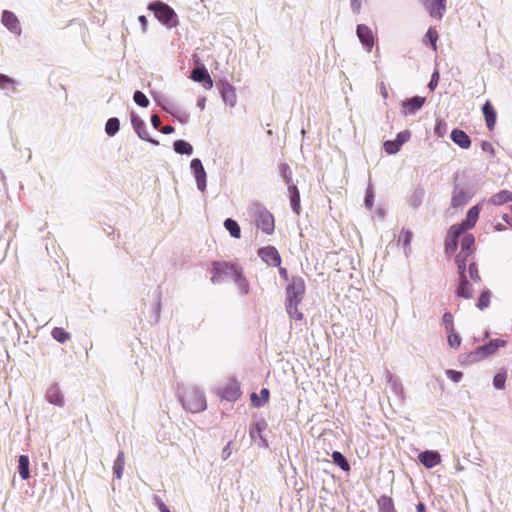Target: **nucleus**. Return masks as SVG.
I'll use <instances>...</instances> for the list:
<instances>
[{"instance_id": "nucleus-48", "label": "nucleus", "mask_w": 512, "mask_h": 512, "mask_svg": "<svg viewBox=\"0 0 512 512\" xmlns=\"http://www.w3.org/2000/svg\"><path fill=\"white\" fill-rule=\"evenodd\" d=\"M450 334L448 336V344L452 348H458L461 344V338L458 334H455L453 331H449Z\"/></svg>"}, {"instance_id": "nucleus-50", "label": "nucleus", "mask_w": 512, "mask_h": 512, "mask_svg": "<svg viewBox=\"0 0 512 512\" xmlns=\"http://www.w3.org/2000/svg\"><path fill=\"white\" fill-rule=\"evenodd\" d=\"M468 273H469V277L474 282H479L480 281V276L478 274V270H477V267H476L475 263H473V262L469 263Z\"/></svg>"}, {"instance_id": "nucleus-5", "label": "nucleus", "mask_w": 512, "mask_h": 512, "mask_svg": "<svg viewBox=\"0 0 512 512\" xmlns=\"http://www.w3.org/2000/svg\"><path fill=\"white\" fill-rule=\"evenodd\" d=\"M153 11L155 17L165 26L172 28L178 25V18L175 11L165 3L154 2L148 6Z\"/></svg>"}, {"instance_id": "nucleus-60", "label": "nucleus", "mask_w": 512, "mask_h": 512, "mask_svg": "<svg viewBox=\"0 0 512 512\" xmlns=\"http://www.w3.org/2000/svg\"><path fill=\"white\" fill-rule=\"evenodd\" d=\"M438 79H439V74H438V72L433 73V75H432V77H431V80H430V82H429V85H428V86H429V88H430L431 90H434V89H435V87L437 86V84H438Z\"/></svg>"}, {"instance_id": "nucleus-23", "label": "nucleus", "mask_w": 512, "mask_h": 512, "mask_svg": "<svg viewBox=\"0 0 512 512\" xmlns=\"http://www.w3.org/2000/svg\"><path fill=\"white\" fill-rule=\"evenodd\" d=\"M470 198L471 196L467 191L455 188L451 200L452 206L455 208L463 206L469 201Z\"/></svg>"}, {"instance_id": "nucleus-52", "label": "nucleus", "mask_w": 512, "mask_h": 512, "mask_svg": "<svg viewBox=\"0 0 512 512\" xmlns=\"http://www.w3.org/2000/svg\"><path fill=\"white\" fill-rule=\"evenodd\" d=\"M443 323L448 331H453V316L451 313H445L443 315Z\"/></svg>"}, {"instance_id": "nucleus-13", "label": "nucleus", "mask_w": 512, "mask_h": 512, "mask_svg": "<svg viewBox=\"0 0 512 512\" xmlns=\"http://www.w3.org/2000/svg\"><path fill=\"white\" fill-rule=\"evenodd\" d=\"M45 399L50 404L58 407H63L65 404L64 395L58 384H53L47 389Z\"/></svg>"}, {"instance_id": "nucleus-29", "label": "nucleus", "mask_w": 512, "mask_h": 512, "mask_svg": "<svg viewBox=\"0 0 512 512\" xmlns=\"http://www.w3.org/2000/svg\"><path fill=\"white\" fill-rule=\"evenodd\" d=\"M231 271H232L231 273L234 275L233 282H235L238 285L239 290L243 294H248L249 284H248V281L246 280V278L243 276L242 271H233V270H231Z\"/></svg>"}, {"instance_id": "nucleus-8", "label": "nucleus", "mask_w": 512, "mask_h": 512, "mask_svg": "<svg viewBox=\"0 0 512 512\" xmlns=\"http://www.w3.org/2000/svg\"><path fill=\"white\" fill-rule=\"evenodd\" d=\"M259 257L268 265L277 267L281 264V257L278 250L273 246H266L259 250Z\"/></svg>"}, {"instance_id": "nucleus-63", "label": "nucleus", "mask_w": 512, "mask_h": 512, "mask_svg": "<svg viewBox=\"0 0 512 512\" xmlns=\"http://www.w3.org/2000/svg\"><path fill=\"white\" fill-rule=\"evenodd\" d=\"M380 92H381V95L384 99H387L388 97V92H387V89H386V86L384 85V83H381L380 84Z\"/></svg>"}, {"instance_id": "nucleus-6", "label": "nucleus", "mask_w": 512, "mask_h": 512, "mask_svg": "<svg viewBox=\"0 0 512 512\" xmlns=\"http://www.w3.org/2000/svg\"><path fill=\"white\" fill-rule=\"evenodd\" d=\"M231 270L240 271L236 266L232 264H228L226 262H215L213 264V274L211 277L212 282L220 283L225 278H229L233 281L234 275L231 273Z\"/></svg>"}, {"instance_id": "nucleus-31", "label": "nucleus", "mask_w": 512, "mask_h": 512, "mask_svg": "<svg viewBox=\"0 0 512 512\" xmlns=\"http://www.w3.org/2000/svg\"><path fill=\"white\" fill-rule=\"evenodd\" d=\"M377 504L379 512H395L392 499L386 495L380 496Z\"/></svg>"}, {"instance_id": "nucleus-49", "label": "nucleus", "mask_w": 512, "mask_h": 512, "mask_svg": "<svg viewBox=\"0 0 512 512\" xmlns=\"http://www.w3.org/2000/svg\"><path fill=\"white\" fill-rule=\"evenodd\" d=\"M446 375L447 377L455 382V383H458L461 381L462 377H463V374L462 372L460 371H456V370H452V369H449V370H446Z\"/></svg>"}, {"instance_id": "nucleus-59", "label": "nucleus", "mask_w": 512, "mask_h": 512, "mask_svg": "<svg viewBox=\"0 0 512 512\" xmlns=\"http://www.w3.org/2000/svg\"><path fill=\"white\" fill-rule=\"evenodd\" d=\"M250 435H251V438H253V439L255 437H259V438L262 437V428H261L260 424H257L255 426V428L251 430Z\"/></svg>"}, {"instance_id": "nucleus-17", "label": "nucleus", "mask_w": 512, "mask_h": 512, "mask_svg": "<svg viewBox=\"0 0 512 512\" xmlns=\"http://www.w3.org/2000/svg\"><path fill=\"white\" fill-rule=\"evenodd\" d=\"M3 25L12 33L19 35L21 33L18 18L10 11H4L1 19Z\"/></svg>"}, {"instance_id": "nucleus-51", "label": "nucleus", "mask_w": 512, "mask_h": 512, "mask_svg": "<svg viewBox=\"0 0 512 512\" xmlns=\"http://www.w3.org/2000/svg\"><path fill=\"white\" fill-rule=\"evenodd\" d=\"M434 133L438 137H443L446 134V124L443 121H437L434 128Z\"/></svg>"}, {"instance_id": "nucleus-25", "label": "nucleus", "mask_w": 512, "mask_h": 512, "mask_svg": "<svg viewBox=\"0 0 512 512\" xmlns=\"http://www.w3.org/2000/svg\"><path fill=\"white\" fill-rule=\"evenodd\" d=\"M510 201H512V192H510L508 190H502V191L494 194L489 199V202L496 206L503 205Z\"/></svg>"}, {"instance_id": "nucleus-7", "label": "nucleus", "mask_w": 512, "mask_h": 512, "mask_svg": "<svg viewBox=\"0 0 512 512\" xmlns=\"http://www.w3.org/2000/svg\"><path fill=\"white\" fill-rule=\"evenodd\" d=\"M190 169L194 174L197 188L203 193L206 190V171L200 159L194 158L190 163Z\"/></svg>"}, {"instance_id": "nucleus-3", "label": "nucleus", "mask_w": 512, "mask_h": 512, "mask_svg": "<svg viewBox=\"0 0 512 512\" xmlns=\"http://www.w3.org/2000/svg\"><path fill=\"white\" fill-rule=\"evenodd\" d=\"M248 214L264 234H273L275 230L274 216L264 205L258 202L251 203L248 207Z\"/></svg>"}, {"instance_id": "nucleus-21", "label": "nucleus", "mask_w": 512, "mask_h": 512, "mask_svg": "<svg viewBox=\"0 0 512 512\" xmlns=\"http://www.w3.org/2000/svg\"><path fill=\"white\" fill-rule=\"evenodd\" d=\"M482 111H483V114L485 117L487 128L489 130H492L496 124L497 113L489 100H487L484 103V105L482 107Z\"/></svg>"}, {"instance_id": "nucleus-18", "label": "nucleus", "mask_w": 512, "mask_h": 512, "mask_svg": "<svg viewBox=\"0 0 512 512\" xmlns=\"http://www.w3.org/2000/svg\"><path fill=\"white\" fill-rule=\"evenodd\" d=\"M460 276V282L456 289V296L462 297L465 299H469L473 296V289L472 285L468 281V277L466 273L459 274Z\"/></svg>"}, {"instance_id": "nucleus-55", "label": "nucleus", "mask_w": 512, "mask_h": 512, "mask_svg": "<svg viewBox=\"0 0 512 512\" xmlns=\"http://www.w3.org/2000/svg\"><path fill=\"white\" fill-rule=\"evenodd\" d=\"M481 148L484 152L489 153L490 155H494V147L489 141H482Z\"/></svg>"}, {"instance_id": "nucleus-41", "label": "nucleus", "mask_w": 512, "mask_h": 512, "mask_svg": "<svg viewBox=\"0 0 512 512\" xmlns=\"http://www.w3.org/2000/svg\"><path fill=\"white\" fill-rule=\"evenodd\" d=\"M490 305V292L488 290L482 291L478 298L477 307L480 310L487 308Z\"/></svg>"}, {"instance_id": "nucleus-64", "label": "nucleus", "mask_w": 512, "mask_h": 512, "mask_svg": "<svg viewBox=\"0 0 512 512\" xmlns=\"http://www.w3.org/2000/svg\"><path fill=\"white\" fill-rule=\"evenodd\" d=\"M205 104H206V98L205 97H202L200 99H198L197 101V106L203 110L205 108Z\"/></svg>"}, {"instance_id": "nucleus-9", "label": "nucleus", "mask_w": 512, "mask_h": 512, "mask_svg": "<svg viewBox=\"0 0 512 512\" xmlns=\"http://www.w3.org/2000/svg\"><path fill=\"white\" fill-rule=\"evenodd\" d=\"M356 34L366 50L370 52L375 43V37L371 28L365 24H359L356 29Z\"/></svg>"}, {"instance_id": "nucleus-16", "label": "nucleus", "mask_w": 512, "mask_h": 512, "mask_svg": "<svg viewBox=\"0 0 512 512\" xmlns=\"http://www.w3.org/2000/svg\"><path fill=\"white\" fill-rule=\"evenodd\" d=\"M191 79L195 82L203 83L204 88L211 89L213 81L204 67H197L191 72Z\"/></svg>"}, {"instance_id": "nucleus-19", "label": "nucleus", "mask_w": 512, "mask_h": 512, "mask_svg": "<svg viewBox=\"0 0 512 512\" xmlns=\"http://www.w3.org/2000/svg\"><path fill=\"white\" fill-rule=\"evenodd\" d=\"M418 458H419V461L426 468H429V469L437 466L441 462V456L436 451H424L419 454Z\"/></svg>"}, {"instance_id": "nucleus-33", "label": "nucleus", "mask_w": 512, "mask_h": 512, "mask_svg": "<svg viewBox=\"0 0 512 512\" xmlns=\"http://www.w3.org/2000/svg\"><path fill=\"white\" fill-rule=\"evenodd\" d=\"M224 227L229 231L233 238L239 239L241 237V229L238 223L233 219H226L224 221Z\"/></svg>"}, {"instance_id": "nucleus-54", "label": "nucleus", "mask_w": 512, "mask_h": 512, "mask_svg": "<svg viewBox=\"0 0 512 512\" xmlns=\"http://www.w3.org/2000/svg\"><path fill=\"white\" fill-rule=\"evenodd\" d=\"M350 5L353 13L359 14L362 7V0H350Z\"/></svg>"}, {"instance_id": "nucleus-22", "label": "nucleus", "mask_w": 512, "mask_h": 512, "mask_svg": "<svg viewBox=\"0 0 512 512\" xmlns=\"http://www.w3.org/2000/svg\"><path fill=\"white\" fill-rule=\"evenodd\" d=\"M387 381L392 390V392L400 399L404 398V388L400 381V379L390 372H387Z\"/></svg>"}, {"instance_id": "nucleus-30", "label": "nucleus", "mask_w": 512, "mask_h": 512, "mask_svg": "<svg viewBox=\"0 0 512 512\" xmlns=\"http://www.w3.org/2000/svg\"><path fill=\"white\" fill-rule=\"evenodd\" d=\"M125 466L124 452L120 451L114 461L113 472L117 479H121Z\"/></svg>"}, {"instance_id": "nucleus-26", "label": "nucleus", "mask_w": 512, "mask_h": 512, "mask_svg": "<svg viewBox=\"0 0 512 512\" xmlns=\"http://www.w3.org/2000/svg\"><path fill=\"white\" fill-rule=\"evenodd\" d=\"M223 101L231 107H234L237 102V96L235 88L231 85H226L222 90Z\"/></svg>"}, {"instance_id": "nucleus-43", "label": "nucleus", "mask_w": 512, "mask_h": 512, "mask_svg": "<svg viewBox=\"0 0 512 512\" xmlns=\"http://www.w3.org/2000/svg\"><path fill=\"white\" fill-rule=\"evenodd\" d=\"M133 100L134 102L143 107V108H146L148 107L149 105V100L148 98L146 97V95L144 93H142L141 91H136L133 95Z\"/></svg>"}, {"instance_id": "nucleus-36", "label": "nucleus", "mask_w": 512, "mask_h": 512, "mask_svg": "<svg viewBox=\"0 0 512 512\" xmlns=\"http://www.w3.org/2000/svg\"><path fill=\"white\" fill-rule=\"evenodd\" d=\"M332 460H333L334 464L339 466L342 470H344V471L350 470L348 461L345 459V457L340 452L334 451L332 453Z\"/></svg>"}, {"instance_id": "nucleus-35", "label": "nucleus", "mask_w": 512, "mask_h": 512, "mask_svg": "<svg viewBox=\"0 0 512 512\" xmlns=\"http://www.w3.org/2000/svg\"><path fill=\"white\" fill-rule=\"evenodd\" d=\"M119 128L120 122L118 118L112 117L106 122L105 131L109 136H114L119 131Z\"/></svg>"}, {"instance_id": "nucleus-12", "label": "nucleus", "mask_w": 512, "mask_h": 512, "mask_svg": "<svg viewBox=\"0 0 512 512\" xmlns=\"http://www.w3.org/2000/svg\"><path fill=\"white\" fill-rule=\"evenodd\" d=\"M506 345V341L502 339H494L489 343L482 345L477 348L475 355L478 358H485L489 355L494 354L498 348L504 347Z\"/></svg>"}, {"instance_id": "nucleus-32", "label": "nucleus", "mask_w": 512, "mask_h": 512, "mask_svg": "<svg viewBox=\"0 0 512 512\" xmlns=\"http://www.w3.org/2000/svg\"><path fill=\"white\" fill-rule=\"evenodd\" d=\"M173 147L174 151L178 154L191 155L193 153L192 145L184 140H176Z\"/></svg>"}, {"instance_id": "nucleus-15", "label": "nucleus", "mask_w": 512, "mask_h": 512, "mask_svg": "<svg viewBox=\"0 0 512 512\" xmlns=\"http://www.w3.org/2000/svg\"><path fill=\"white\" fill-rule=\"evenodd\" d=\"M431 17L441 19L446 10L445 0H423Z\"/></svg>"}, {"instance_id": "nucleus-62", "label": "nucleus", "mask_w": 512, "mask_h": 512, "mask_svg": "<svg viewBox=\"0 0 512 512\" xmlns=\"http://www.w3.org/2000/svg\"><path fill=\"white\" fill-rule=\"evenodd\" d=\"M161 132L166 135L171 134L174 132V127L171 125H166L162 127Z\"/></svg>"}, {"instance_id": "nucleus-58", "label": "nucleus", "mask_w": 512, "mask_h": 512, "mask_svg": "<svg viewBox=\"0 0 512 512\" xmlns=\"http://www.w3.org/2000/svg\"><path fill=\"white\" fill-rule=\"evenodd\" d=\"M138 21L141 25L142 32L146 33L147 27H148V20H147L146 16H144V15L139 16Z\"/></svg>"}, {"instance_id": "nucleus-10", "label": "nucleus", "mask_w": 512, "mask_h": 512, "mask_svg": "<svg viewBox=\"0 0 512 512\" xmlns=\"http://www.w3.org/2000/svg\"><path fill=\"white\" fill-rule=\"evenodd\" d=\"M131 124L139 138L147 142H150L154 145L159 144L157 140H154L149 137L145 122L134 113H131Z\"/></svg>"}, {"instance_id": "nucleus-27", "label": "nucleus", "mask_w": 512, "mask_h": 512, "mask_svg": "<svg viewBox=\"0 0 512 512\" xmlns=\"http://www.w3.org/2000/svg\"><path fill=\"white\" fill-rule=\"evenodd\" d=\"M288 192L290 195V201L293 211L299 215L300 213V193L296 185H290L288 187Z\"/></svg>"}, {"instance_id": "nucleus-56", "label": "nucleus", "mask_w": 512, "mask_h": 512, "mask_svg": "<svg viewBox=\"0 0 512 512\" xmlns=\"http://www.w3.org/2000/svg\"><path fill=\"white\" fill-rule=\"evenodd\" d=\"M154 501H155L160 512H171L168 509V507L165 505V503L159 497H155Z\"/></svg>"}, {"instance_id": "nucleus-38", "label": "nucleus", "mask_w": 512, "mask_h": 512, "mask_svg": "<svg viewBox=\"0 0 512 512\" xmlns=\"http://www.w3.org/2000/svg\"><path fill=\"white\" fill-rule=\"evenodd\" d=\"M279 173L281 177L284 179L287 187H290V185H294L292 182V172L287 164L284 163L279 166Z\"/></svg>"}, {"instance_id": "nucleus-39", "label": "nucleus", "mask_w": 512, "mask_h": 512, "mask_svg": "<svg viewBox=\"0 0 512 512\" xmlns=\"http://www.w3.org/2000/svg\"><path fill=\"white\" fill-rule=\"evenodd\" d=\"M52 337L60 342V343H65L67 340L70 339V334L67 333L63 328H60V327H55L53 330H52Z\"/></svg>"}, {"instance_id": "nucleus-45", "label": "nucleus", "mask_w": 512, "mask_h": 512, "mask_svg": "<svg viewBox=\"0 0 512 512\" xmlns=\"http://www.w3.org/2000/svg\"><path fill=\"white\" fill-rule=\"evenodd\" d=\"M401 146L397 144V142L388 140L384 143V150L387 154L393 155L396 154L400 150Z\"/></svg>"}, {"instance_id": "nucleus-61", "label": "nucleus", "mask_w": 512, "mask_h": 512, "mask_svg": "<svg viewBox=\"0 0 512 512\" xmlns=\"http://www.w3.org/2000/svg\"><path fill=\"white\" fill-rule=\"evenodd\" d=\"M151 124H152V126L155 129L159 128V126L161 124V120H160V117L157 114H154V115L151 116Z\"/></svg>"}, {"instance_id": "nucleus-40", "label": "nucleus", "mask_w": 512, "mask_h": 512, "mask_svg": "<svg viewBox=\"0 0 512 512\" xmlns=\"http://www.w3.org/2000/svg\"><path fill=\"white\" fill-rule=\"evenodd\" d=\"M0 87L7 93H11L15 91V82L9 77L0 74Z\"/></svg>"}, {"instance_id": "nucleus-4", "label": "nucleus", "mask_w": 512, "mask_h": 512, "mask_svg": "<svg viewBox=\"0 0 512 512\" xmlns=\"http://www.w3.org/2000/svg\"><path fill=\"white\" fill-rule=\"evenodd\" d=\"M179 399L185 410L191 413H199L206 409V398L196 387H189L179 395Z\"/></svg>"}, {"instance_id": "nucleus-53", "label": "nucleus", "mask_w": 512, "mask_h": 512, "mask_svg": "<svg viewBox=\"0 0 512 512\" xmlns=\"http://www.w3.org/2000/svg\"><path fill=\"white\" fill-rule=\"evenodd\" d=\"M232 455V442H228L226 446L222 449L221 457L225 461Z\"/></svg>"}, {"instance_id": "nucleus-57", "label": "nucleus", "mask_w": 512, "mask_h": 512, "mask_svg": "<svg viewBox=\"0 0 512 512\" xmlns=\"http://www.w3.org/2000/svg\"><path fill=\"white\" fill-rule=\"evenodd\" d=\"M373 192L372 190H367L366 197H365V205L368 209L372 208L373 205Z\"/></svg>"}, {"instance_id": "nucleus-44", "label": "nucleus", "mask_w": 512, "mask_h": 512, "mask_svg": "<svg viewBox=\"0 0 512 512\" xmlns=\"http://www.w3.org/2000/svg\"><path fill=\"white\" fill-rule=\"evenodd\" d=\"M506 383V373H497L493 378V385L496 389L503 390Z\"/></svg>"}, {"instance_id": "nucleus-42", "label": "nucleus", "mask_w": 512, "mask_h": 512, "mask_svg": "<svg viewBox=\"0 0 512 512\" xmlns=\"http://www.w3.org/2000/svg\"><path fill=\"white\" fill-rule=\"evenodd\" d=\"M260 395L262 397V401H257V395L255 393H253L251 395V400L253 402V404L256 406V407H260L262 406L264 403H266L269 399V390L266 389V388H263L261 391H260Z\"/></svg>"}, {"instance_id": "nucleus-34", "label": "nucleus", "mask_w": 512, "mask_h": 512, "mask_svg": "<svg viewBox=\"0 0 512 512\" xmlns=\"http://www.w3.org/2000/svg\"><path fill=\"white\" fill-rule=\"evenodd\" d=\"M471 254L468 253V252H464L463 250H461L457 256H456V264H457V268H458V273L459 274H463V273H466V265H467V258L470 256Z\"/></svg>"}, {"instance_id": "nucleus-1", "label": "nucleus", "mask_w": 512, "mask_h": 512, "mask_svg": "<svg viewBox=\"0 0 512 512\" xmlns=\"http://www.w3.org/2000/svg\"><path fill=\"white\" fill-rule=\"evenodd\" d=\"M306 291L302 277H292L286 287V312L295 321H301L303 314L298 310Z\"/></svg>"}, {"instance_id": "nucleus-46", "label": "nucleus", "mask_w": 512, "mask_h": 512, "mask_svg": "<svg viewBox=\"0 0 512 512\" xmlns=\"http://www.w3.org/2000/svg\"><path fill=\"white\" fill-rule=\"evenodd\" d=\"M410 137L411 132L409 130H403L397 134L395 141L397 142V144L402 146L403 144L409 141Z\"/></svg>"}, {"instance_id": "nucleus-24", "label": "nucleus", "mask_w": 512, "mask_h": 512, "mask_svg": "<svg viewBox=\"0 0 512 512\" xmlns=\"http://www.w3.org/2000/svg\"><path fill=\"white\" fill-rule=\"evenodd\" d=\"M411 240H412V232L410 230H402L398 236V245H402L404 248V254L406 257H409L411 254Z\"/></svg>"}, {"instance_id": "nucleus-14", "label": "nucleus", "mask_w": 512, "mask_h": 512, "mask_svg": "<svg viewBox=\"0 0 512 512\" xmlns=\"http://www.w3.org/2000/svg\"><path fill=\"white\" fill-rule=\"evenodd\" d=\"M425 103V98L421 96L412 97L402 103V113L404 116L414 115Z\"/></svg>"}, {"instance_id": "nucleus-28", "label": "nucleus", "mask_w": 512, "mask_h": 512, "mask_svg": "<svg viewBox=\"0 0 512 512\" xmlns=\"http://www.w3.org/2000/svg\"><path fill=\"white\" fill-rule=\"evenodd\" d=\"M18 472L23 480H27L30 477L29 472V458L26 455H20L18 459Z\"/></svg>"}, {"instance_id": "nucleus-20", "label": "nucleus", "mask_w": 512, "mask_h": 512, "mask_svg": "<svg viewBox=\"0 0 512 512\" xmlns=\"http://www.w3.org/2000/svg\"><path fill=\"white\" fill-rule=\"evenodd\" d=\"M450 137L451 140L462 149H468L471 146V139L463 130L453 129Z\"/></svg>"}, {"instance_id": "nucleus-37", "label": "nucleus", "mask_w": 512, "mask_h": 512, "mask_svg": "<svg viewBox=\"0 0 512 512\" xmlns=\"http://www.w3.org/2000/svg\"><path fill=\"white\" fill-rule=\"evenodd\" d=\"M475 238L472 234H465L461 240V250L472 254Z\"/></svg>"}, {"instance_id": "nucleus-47", "label": "nucleus", "mask_w": 512, "mask_h": 512, "mask_svg": "<svg viewBox=\"0 0 512 512\" xmlns=\"http://www.w3.org/2000/svg\"><path fill=\"white\" fill-rule=\"evenodd\" d=\"M426 38L430 41V43L432 45V49L434 51H436V49H437L436 42L438 39L437 31L433 28H429L426 33Z\"/></svg>"}, {"instance_id": "nucleus-11", "label": "nucleus", "mask_w": 512, "mask_h": 512, "mask_svg": "<svg viewBox=\"0 0 512 512\" xmlns=\"http://www.w3.org/2000/svg\"><path fill=\"white\" fill-rule=\"evenodd\" d=\"M219 394L223 399L228 401L237 400L241 395L239 383L235 380L229 381L220 389Z\"/></svg>"}, {"instance_id": "nucleus-2", "label": "nucleus", "mask_w": 512, "mask_h": 512, "mask_svg": "<svg viewBox=\"0 0 512 512\" xmlns=\"http://www.w3.org/2000/svg\"><path fill=\"white\" fill-rule=\"evenodd\" d=\"M479 213L480 208L478 205H475L468 210L466 218L460 224H455L450 227L445 239V250L447 254H452L456 251L459 236L475 226Z\"/></svg>"}]
</instances>
